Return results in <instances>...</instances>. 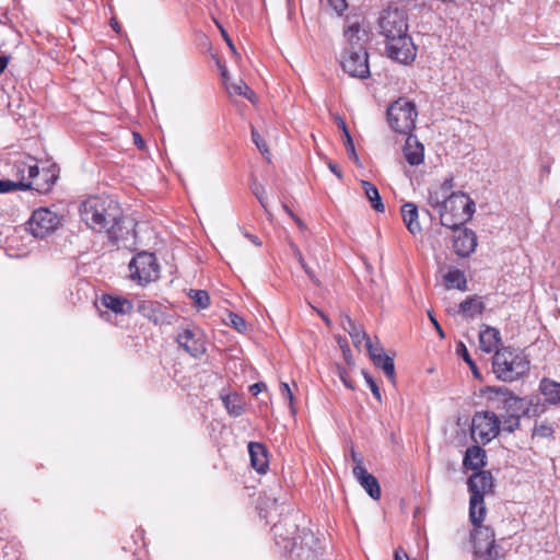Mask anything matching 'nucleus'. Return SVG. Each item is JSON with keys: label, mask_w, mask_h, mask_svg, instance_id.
I'll use <instances>...</instances> for the list:
<instances>
[{"label": "nucleus", "mask_w": 560, "mask_h": 560, "mask_svg": "<svg viewBox=\"0 0 560 560\" xmlns=\"http://www.w3.org/2000/svg\"><path fill=\"white\" fill-rule=\"evenodd\" d=\"M79 214L90 229L106 232L113 242L127 240L132 230L120 205L109 196H90L80 203Z\"/></svg>", "instance_id": "obj_1"}, {"label": "nucleus", "mask_w": 560, "mask_h": 560, "mask_svg": "<svg viewBox=\"0 0 560 560\" xmlns=\"http://www.w3.org/2000/svg\"><path fill=\"white\" fill-rule=\"evenodd\" d=\"M378 31L385 37L387 56L402 65L412 62L417 48L408 34V15L398 8L383 10L377 21Z\"/></svg>", "instance_id": "obj_2"}, {"label": "nucleus", "mask_w": 560, "mask_h": 560, "mask_svg": "<svg viewBox=\"0 0 560 560\" xmlns=\"http://www.w3.org/2000/svg\"><path fill=\"white\" fill-rule=\"evenodd\" d=\"M488 404L497 411L505 415L535 417L544 411L538 397H517L504 386L488 388Z\"/></svg>", "instance_id": "obj_3"}, {"label": "nucleus", "mask_w": 560, "mask_h": 560, "mask_svg": "<svg viewBox=\"0 0 560 560\" xmlns=\"http://www.w3.org/2000/svg\"><path fill=\"white\" fill-rule=\"evenodd\" d=\"M475 210V201L467 194L452 192L443 199L440 223L447 229L460 228L472 218Z\"/></svg>", "instance_id": "obj_4"}, {"label": "nucleus", "mask_w": 560, "mask_h": 560, "mask_svg": "<svg viewBox=\"0 0 560 560\" xmlns=\"http://www.w3.org/2000/svg\"><path fill=\"white\" fill-rule=\"evenodd\" d=\"M528 365L526 358L510 347L497 350L492 359L493 373L504 382H513L524 375Z\"/></svg>", "instance_id": "obj_5"}, {"label": "nucleus", "mask_w": 560, "mask_h": 560, "mask_svg": "<svg viewBox=\"0 0 560 560\" xmlns=\"http://www.w3.org/2000/svg\"><path fill=\"white\" fill-rule=\"evenodd\" d=\"M386 114L388 125L395 132L412 135L418 116L415 103L400 97L388 106Z\"/></svg>", "instance_id": "obj_6"}, {"label": "nucleus", "mask_w": 560, "mask_h": 560, "mask_svg": "<svg viewBox=\"0 0 560 560\" xmlns=\"http://www.w3.org/2000/svg\"><path fill=\"white\" fill-rule=\"evenodd\" d=\"M501 420L494 411H478L471 421V438L487 444L500 433Z\"/></svg>", "instance_id": "obj_7"}, {"label": "nucleus", "mask_w": 560, "mask_h": 560, "mask_svg": "<svg viewBox=\"0 0 560 560\" xmlns=\"http://www.w3.org/2000/svg\"><path fill=\"white\" fill-rule=\"evenodd\" d=\"M476 560H498L499 551L494 530L485 525L475 526L471 533Z\"/></svg>", "instance_id": "obj_8"}, {"label": "nucleus", "mask_w": 560, "mask_h": 560, "mask_svg": "<svg viewBox=\"0 0 560 560\" xmlns=\"http://www.w3.org/2000/svg\"><path fill=\"white\" fill-rule=\"evenodd\" d=\"M131 278L139 283H148L159 278V265L154 254L142 252L129 264Z\"/></svg>", "instance_id": "obj_9"}, {"label": "nucleus", "mask_w": 560, "mask_h": 560, "mask_svg": "<svg viewBox=\"0 0 560 560\" xmlns=\"http://www.w3.org/2000/svg\"><path fill=\"white\" fill-rule=\"evenodd\" d=\"M27 224L28 231L35 237L43 238L59 226L60 218L47 208H39L33 212Z\"/></svg>", "instance_id": "obj_10"}, {"label": "nucleus", "mask_w": 560, "mask_h": 560, "mask_svg": "<svg viewBox=\"0 0 560 560\" xmlns=\"http://www.w3.org/2000/svg\"><path fill=\"white\" fill-rule=\"evenodd\" d=\"M341 67L352 78L364 80L371 75L368 51L343 50Z\"/></svg>", "instance_id": "obj_11"}, {"label": "nucleus", "mask_w": 560, "mask_h": 560, "mask_svg": "<svg viewBox=\"0 0 560 560\" xmlns=\"http://www.w3.org/2000/svg\"><path fill=\"white\" fill-rule=\"evenodd\" d=\"M467 486L470 493L471 510H474L477 504L482 503L485 495L492 491L493 477L488 470H479L468 478Z\"/></svg>", "instance_id": "obj_12"}, {"label": "nucleus", "mask_w": 560, "mask_h": 560, "mask_svg": "<svg viewBox=\"0 0 560 560\" xmlns=\"http://www.w3.org/2000/svg\"><path fill=\"white\" fill-rule=\"evenodd\" d=\"M176 341L180 348L194 358L206 352V340L202 331L197 327H187L178 331Z\"/></svg>", "instance_id": "obj_13"}, {"label": "nucleus", "mask_w": 560, "mask_h": 560, "mask_svg": "<svg viewBox=\"0 0 560 560\" xmlns=\"http://www.w3.org/2000/svg\"><path fill=\"white\" fill-rule=\"evenodd\" d=\"M346 47L343 50L368 51L369 32L359 22L349 23L343 31Z\"/></svg>", "instance_id": "obj_14"}, {"label": "nucleus", "mask_w": 560, "mask_h": 560, "mask_svg": "<svg viewBox=\"0 0 560 560\" xmlns=\"http://www.w3.org/2000/svg\"><path fill=\"white\" fill-rule=\"evenodd\" d=\"M455 234L453 238V248L460 257H468L475 252L477 246V236L472 230L469 229H452Z\"/></svg>", "instance_id": "obj_15"}, {"label": "nucleus", "mask_w": 560, "mask_h": 560, "mask_svg": "<svg viewBox=\"0 0 560 560\" xmlns=\"http://www.w3.org/2000/svg\"><path fill=\"white\" fill-rule=\"evenodd\" d=\"M353 476L368 494L378 500L381 498V487L378 480L370 474L364 466L353 467Z\"/></svg>", "instance_id": "obj_16"}, {"label": "nucleus", "mask_w": 560, "mask_h": 560, "mask_svg": "<svg viewBox=\"0 0 560 560\" xmlns=\"http://www.w3.org/2000/svg\"><path fill=\"white\" fill-rule=\"evenodd\" d=\"M404 155L406 161L410 165H419L423 162L424 159V148L423 144L417 139L416 136L409 135L407 136L405 145H404Z\"/></svg>", "instance_id": "obj_17"}, {"label": "nucleus", "mask_w": 560, "mask_h": 560, "mask_svg": "<svg viewBox=\"0 0 560 560\" xmlns=\"http://www.w3.org/2000/svg\"><path fill=\"white\" fill-rule=\"evenodd\" d=\"M248 452L253 468H255L259 474L266 472L268 468L266 447L261 443L250 442L248 444Z\"/></svg>", "instance_id": "obj_18"}, {"label": "nucleus", "mask_w": 560, "mask_h": 560, "mask_svg": "<svg viewBox=\"0 0 560 560\" xmlns=\"http://www.w3.org/2000/svg\"><path fill=\"white\" fill-rule=\"evenodd\" d=\"M401 217H402V221H404L407 230L411 234L417 235V234L421 233L422 228L418 220L419 213H418V208L415 203L406 202L405 205H402Z\"/></svg>", "instance_id": "obj_19"}, {"label": "nucleus", "mask_w": 560, "mask_h": 560, "mask_svg": "<svg viewBox=\"0 0 560 560\" xmlns=\"http://www.w3.org/2000/svg\"><path fill=\"white\" fill-rule=\"evenodd\" d=\"M485 310V303L478 295L468 296L459 304L458 313L467 318L472 319L478 315H481Z\"/></svg>", "instance_id": "obj_20"}, {"label": "nucleus", "mask_w": 560, "mask_h": 560, "mask_svg": "<svg viewBox=\"0 0 560 560\" xmlns=\"http://www.w3.org/2000/svg\"><path fill=\"white\" fill-rule=\"evenodd\" d=\"M485 459V450L478 445H474L466 450L463 465L467 469L477 470L486 465Z\"/></svg>", "instance_id": "obj_21"}, {"label": "nucleus", "mask_w": 560, "mask_h": 560, "mask_svg": "<svg viewBox=\"0 0 560 560\" xmlns=\"http://www.w3.org/2000/svg\"><path fill=\"white\" fill-rule=\"evenodd\" d=\"M539 390L544 395L547 404L553 406L560 404V383L545 377L539 383Z\"/></svg>", "instance_id": "obj_22"}, {"label": "nucleus", "mask_w": 560, "mask_h": 560, "mask_svg": "<svg viewBox=\"0 0 560 560\" xmlns=\"http://www.w3.org/2000/svg\"><path fill=\"white\" fill-rule=\"evenodd\" d=\"M102 304L116 314H128L132 310V303L124 298L112 294H104L102 296Z\"/></svg>", "instance_id": "obj_23"}, {"label": "nucleus", "mask_w": 560, "mask_h": 560, "mask_svg": "<svg viewBox=\"0 0 560 560\" xmlns=\"http://www.w3.org/2000/svg\"><path fill=\"white\" fill-rule=\"evenodd\" d=\"M500 342V331L493 327L486 326L479 332V343L482 351L486 353L492 352Z\"/></svg>", "instance_id": "obj_24"}, {"label": "nucleus", "mask_w": 560, "mask_h": 560, "mask_svg": "<svg viewBox=\"0 0 560 560\" xmlns=\"http://www.w3.org/2000/svg\"><path fill=\"white\" fill-rule=\"evenodd\" d=\"M342 326L350 335L353 346L357 348H359L363 341L366 342L368 339H370L362 326L357 325L349 315L343 316Z\"/></svg>", "instance_id": "obj_25"}, {"label": "nucleus", "mask_w": 560, "mask_h": 560, "mask_svg": "<svg viewBox=\"0 0 560 560\" xmlns=\"http://www.w3.org/2000/svg\"><path fill=\"white\" fill-rule=\"evenodd\" d=\"M361 185L364 190L366 199L371 203V207L376 212H384L385 207H384V203L382 201V198L380 196V192H378V189L376 188V186L368 180H362Z\"/></svg>", "instance_id": "obj_26"}, {"label": "nucleus", "mask_w": 560, "mask_h": 560, "mask_svg": "<svg viewBox=\"0 0 560 560\" xmlns=\"http://www.w3.org/2000/svg\"><path fill=\"white\" fill-rule=\"evenodd\" d=\"M445 285L447 289H458L459 291L467 290V280L464 272L459 269L450 270L445 277Z\"/></svg>", "instance_id": "obj_27"}, {"label": "nucleus", "mask_w": 560, "mask_h": 560, "mask_svg": "<svg viewBox=\"0 0 560 560\" xmlns=\"http://www.w3.org/2000/svg\"><path fill=\"white\" fill-rule=\"evenodd\" d=\"M222 401L228 413L232 417H240L245 411L244 402L236 394L223 396Z\"/></svg>", "instance_id": "obj_28"}, {"label": "nucleus", "mask_w": 560, "mask_h": 560, "mask_svg": "<svg viewBox=\"0 0 560 560\" xmlns=\"http://www.w3.org/2000/svg\"><path fill=\"white\" fill-rule=\"evenodd\" d=\"M226 91L230 95L244 96L250 102H254L255 93L242 79H240L236 82H231L230 84H226Z\"/></svg>", "instance_id": "obj_29"}, {"label": "nucleus", "mask_w": 560, "mask_h": 560, "mask_svg": "<svg viewBox=\"0 0 560 560\" xmlns=\"http://www.w3.org/2000/svg\"><path fill=\"white\" fill-rule=\"evenodd\" d=\"M377 360L373 362V364L378 368V369H382L384 374L387 376V378L390 381V382H395V364H394V359L390 358L389 355L387 354H384L382 355L381 358L380 357H376Z\"/></svg>", "instance_id": "obj_30"}, {"label": "nucleus", "mask_w": 560, "mask_h": 560, "mask_svg": "<svg viewBox=\"0 0 560 560\" xmlns=\"http://www.w3.org/2000/svg\"><path fill=\"white\" fill-rule=\"evenodd\" d=\"M32 189L31 182H15L10 179L0 180V194H7L14 190H27Z\"/></svg>", "instance_id": "obj_31"}, {"label": "nucleus", "mask_w": 560, "mask_h": 560, "mask_svg": "<svg viewBox=\"0 0 560 560\" xmlns=\"http://www.w3.org/2000/svg\"><path fill=\"white\" fill-rule=\"evenodd\" d=\"M456 354L458 357H460L470 368L474 376L476 378H480V372L475 363V361L471 359L466 346L464 342L459 341L457 345H456Z\"/></svg>", "instance_id": "obj_32"}, {"label": "nucleus", "mask_w": 560, "mask_h": 560, "mask_svg": "<svg viewBox=\"0 0 560 560\" xmlns=\"http://www.w3.org/2000/svg\"><path fill=\"white\" fill-rule=\"evenodd\" d=\"M498 412L501 423L503 425V431L512 433L520 428L522 416L505 415L502 411Z\"/></svg>", "instance_id": "obj_33"}, {"label": "nucleus", "mask_w": 560, "mask_h": 560, "mask_svg": "<svg viewBox=\"0 0 560 560\" xmlns=\"http://www.w3.org/2000/svg\"><path fill=\"white\" fill-rule=\"evenodd\" d=\"M138 311L153 323H158L160 319V313L155 311L154 303L151 301H141L138 304Z\"/></svg>", "instance_id": "obj_34"}, {"label": "nucleus", "mask_w": 560, "mask_h": 560, "mask_svg": "<svg viewBox=\"0 0 560 560\" xmlns=\"http://www.w3.org/2000/svg\"><path fill=\"white\" fill-rule=\"evenodd\" d=\"M189 296L194 300L195 304L200 308H207L210 305V296L203 290H190Z\"/></svg>", "instance_id": "obj_35"}, {"label": "nucleus", "mask_w": 560, "mask_h": 560, "mask_svg": "<svg viewBox=\"0 0 560 560\" xmlns=\"http://www.w3.org/2000/svg\"><path fill=\"white\" fill-rule=\"evenodd\" d=\"M486 515V506H485V500L482 503L477 504V508L471 510V505L469 504V518L474 526L482 525V521Z\"/></svg>", "instance_id": "obj_36"}, {"label": "nucleus", "mask_w": 560, "mask_h": 560, "mask_svg": "<svg viewBox=\"0 0 560 560\" xmlns=\"http://www.w3.org/2000/svg\"><path fill=\"white\" fill-rule=\"evenodd\" d=\"M443 199L442 191L439 189V187H432L428 191V203L432 208H439V210L443 207Z\"/></svg>", "instance_id": "obj_37"}, {"label": "nucleus", "mask_w": 560, "mask_h": 560, "mask_svg": "<svg viewBox=\"0 0 560 560\" xmlns=\"http://www.w3.org/2000/svg\"><path fill=\"white\" fill-rule=\"evenodd\" d=\"M252 191L258 199L261 207L267 211V196L264 186L255 180L252 184Z\"/></svg>", "instance_id": "obj_38"}, {"label": "nucleus", "mask_w": 560, "mask_h": 560, "mask_svg": "<svg viewBox=\"0 0 560 560\" xmlns=\"http://www.w3.org/2000/svg\"><path fill=\"white\" fill-rule=\"evenodd\" d=\"M13 171L19 178L16 182H28L27 180V162L16 161L13 165Z\"/></svg>", "instance_id": "obj_39"}, {"label": "nucleus", "mask_w": 560, "mask_h": 560, "mask_svg": "<svg viewBox=\"0 0 560 560\" xmlns=\"http://www.w3.org/2000/svg\"><path fill=\"white\" fill-rule=\"evenodd\" d=\"M362 375H363L366 384L369 385L373 396L378 401H381L382 400L381 389H380L378 385L376 384V382L374 381V378L372 377V375L366 371H362Z\"/></svg>", "instance_id": "obj_40"}, {"label": "nucleus", "mask_w": 560, "mask_h": 560, "mask_svg": "<svg viewBox=\"0 0 560 560\" xmlns=\"http://www.w3.org/2000/svg\"><path fill=\"white\" fill-rule=\"evenodd\" d=\"M229 324L237 331L243 332L246 330V323L244 318L235 313L229 314Z\"/></svg>", "instance_id": "obj_41"}, {"label": "nucleus", "mask_w": 560, "mask_h": 560, "mask_svg": "<svg viewBox=\"0 0 560 560\" xmlns=\"http://www.w3.org/2000/svg\"><path fill=\"white\" fill-rule=\"evenodd\" d=\"M365 347H366V349H368V351H369V354H370V358H371V360H372L373 362L377 360V358H376V357H380V358H381L382 355L386 354V353L384 352L383 347H381V346H374V345L372 343L371 339H368V341L365 342Z\"/></svg>", "instance_id": "obj_42"}, {"label": "nucleus", "mask_w": 560, "mask_h": 560, "mask_svg": "<svg viewBox=\"0 0 560 560\" xmlns=\"http://www.w3.org/2000/svg\"><path fill=\"white\" fill-rule=\"evenodd\" d=\"M252 139L262 155L269 152L265 140L255 128H252Z\"/></svg>", "instance_id": "obj_43"}, {"label": "nucleus", "mask_w": 560, "mask_h": 560, "mask_svg": "<svg viewBox=\"0 0 560 560\" xmlns=\"http://www.w3.org/2000/svg\"><path fill=\"white\" fill-rule=\"evenodd\" d=\"M39 175V170L36 163H27V180H31L32 188L40 190L38 184L34 183V179Z\"/></svg>", "instance_id": "obj_44"}, {"label": "nucleus", "mask_w": 560, "mask_h": 560, "mask_svg": "<svg viewBox=\"0 0 560 560\" xmlns=\"http://www.w3.org/2000/svg\"><path fill=\"white\" fill-rule=\"evenodd\" d=\"M553 433V429L545 423L536 424L533 430V435H539L542 438L551 436Z\"/></svg>", "instance_id": "obj_45"}, {"label": "nucleus", "mask_w": 560, "mask_h": 560, "mask_svg": "<svg viewBox=\"0 0 560 560\" xmlns=\"http://www.w3.org/2000/svg\"><path fill=\"white\" fill-rule=\"evenodd\" d=\"M454 187V177L453 175H450L446 177L443 183L440 185L439 189L442 191V197H447L453 191L452 188Z\"/></svg>", "instance_id": "obj_46"}, {"label": "nucleus", "mask_w": 560, "mask_h": 560, "mask_svg": "<svg viewBox=\"0 0 560 560\" xmlns=\"http://www.w3.org/2000/svg\"><path fill=\"white\" fill-rule=\"evenodd\" d=\"M343 144L346 147V151H347L349 159L353 160L354 162H358L359 156L355 152V148H354L352 139L343 140Z\"/></svg>", "instance_id": "obj_47"}, {"label": "nucleus", "mask_w": 560, "mask_h": 560, "mask_svg": "<svg viewBox=\"0 0 560 560\" xmlns=\"http://www.w3.org/2000/svg\"><path fill=\"white\" fill-rule=\"evenodd\" d=\"M328 4L338 13L341 14L348 7L346 0H328Z\"/></svg>", "instance_id": "obj_48"}, {"label": "nucleus", "mask_w": 560, "mask_h": 560, "mask_svg": "<svg viewBox=\"0 0 560 560\" xmlns=\"http://www.w3.org/2000/svg\"><path fill=\"white\" fill-rule=\"evenodd\" d=\"M281 394L283 396L284 399H288L290 406H292L293 404V394L291 392V388L289 387V385L287 383H281Z\"/></svg>", "instance_id": "obj_49"}, {"label": "nucleus", "mask_w": 560, "mask_h": 560, "mask_svg": "<svg viewBox=\"0 0 560 560\" xmlns=\"http://www.w3.org/2000/svg\"><path fill=\"white\" fill-rule=\"evenodd\" d=\"M220 33H221L222 37L224 38L225 43L228 44V46L230 47V49L233 51V54H236V48L223 26H220Z\"/></svg>", "instance_id": "obj_50"}, {"label": "nucleus", "mask_w": 560, "mask_h": 560, "mask_svg": "<svg viewBox=\"0 0 560 560\" xmlns=\"http://www.w3.org/2000/svg\"><path fill=\"white\" fill-rule=\"evenodd\" d=\"M267 388L266 384L262 383V382H258V383H255L253 384L250 387H249V392L252 393V395L254 396H257L259 393H261L262 390H265Z\"/></svg>", "instance_id": "obj_51"}, {"label": "nucleus", "mask_w": 560, "mask_h": 560, "mask_svg": "<svg viewBox=\"0 0 560 560\" xmlns=\"http://www.w3.org/2000/svg\"><path fill=\"white\" fill-rule=\"evenodd\" d=\"M428 315H429V318H430L431 323L433 324L436 332L439 334V336L441 338H444L445 337L444 331H443L441 325L439 324V322L436 320V318L433 316V314L431 312H428Z\"/></svg>", "instance_id": "obj_52"}, {"label": "nucleus", "mask_w": 560, "mask_h": 560, "mask_svg": "<svg viewBox=\"0 0 560 560\" xmlns=\"http://www.w3.org/2000/svg\"><path fill=\"white\" fill-rule=\"evenodd\" d=\"M283 209L287 211V213L295 221V223L299 225L300 229L304 230L305 225L301 221L299 217H296L285 205L283 206Z\"/></svg>", "instance_id": "obj_53"}, {"label": "nucleus", "mask_w": 560, "mask_h": 560, "mask_svg": "<svg viewBox=\"0 0 560 560\" xmlns=\"http://www.w3.org/2000/svg\"><path fill=\"white\" fill-rule=\"evenodd\" d=\"M351 458L355 464L354 467L363 466V459L360 454H358L354 450L351 451Z\"/></svg>", "instance_id": "obj_54"}, {"label": "nucleus", "mask_w": 560, "mask_h": 560, "mask_svg": "<svg viewBox=\"0 0 560 560\" xmlns=\"http://www.w3.org/2000/svg\"><path fill=\"white\" fill-rule=\"evenodd\" d=\"M340 378H341V381L343 382V384H345L348 388H350V389H354L353 382H352L350 378H348V377L346 376V372H345V371L340 372Z\"/></svg>", "instance_id": "obj_55"}, {"label": "nucleus", "mask_w": 560, "mask_h": 560, "mask_svg": "<svg viewBox=\"0 0 560 560\" xmlns=\"http://www.w3.org/2000/svg\"><path fill=\"white\" fill-rule=\"evenodd\" d=\"M133 136V142L139 148V149H143L144 148V141L142 139V137L138 133V132H133L132 133Z\"/></svg>", "instance_id": "obj_56"}, {"label": "nucleus", "mask_w": 560, "mask_h": 560, "mask_svg": "<svg viewBox=\"0 0 560 560\" xmlns=\"http://www.w3.org/2000/svg\"><path fill=\"white\" fill-rule=\"evenodd\" d=\"M328 167L338 178L342 177L341 171L339 170V167L336 163L329 162Z\"/></svg>", "instance_id": "obj_57"}, {"label": "nucleus", "mask_w": 560, "mask_h": 560, "mask_svg": "<svg viewBox=\"0 0 560 560\" xmlns=\"http://www.w3.org/2000/svg\"><path fill=\"white\" fill-rule=\"evenodd\" d=\"M220 69H221V77H222V79H223V83H224V85L226 86V84H230V83H231V82H230V75H229V72H228L226 68H225V67H223V66H220Z\"/></svg>", "instance_id": "obj_58"}, {"label": "nucleus", "mask_w": 560, "mask_h": 560, "mask_svg": "<svg viewBox=\"0 0 560 560\" xmlns=\"http://www.w3.org/2000/svg\"><path fill=\"white\" fill-rule=\"evenodd\" d=\"M220 69H221V77H222V79H223V83H224V85L226 86V84H230V83H231V82H230V75H229V72H228L226 68H225V67H223V66H220Z\"/></svg>", "instance_id": "obj_59"}, {"label": "nucleus", "mask_w": 560, "mask_h": 560, "mask_svg": "<svg viewBox=\"0 0 560 560\" xmlns=\"http://www.w3.org/2000/svg\"><path fill=\"white\" fill-rule=\"evenodd\" d=\"M395 560H409L407 553L402 549L398 548L395 551Z\"/></svg>", "instance_id": "obj_60"}, {"label": "nucleus", "mask_w": 560, "mask_h": 560, "mask_svg": "<svg viewBox=\"0 0 560 560\" xmlns=\"http://www.w3.org/2000/svg\"><path fill=\"white\" fill-rule=\"evenodd\" d=\"M307 277L310 278V280L315 284V285H320V281L318 280V278L315 276L314 271L311 269V270H307L306 272Z\"/></svg>", "instance_id": "obj_61"}, {"label": "nucleus", "mask_w": 560, "mask_h": 560, "mask_svg": "<svg viewBox=\"0 0 560 560\" xmlns=\"http://www.w3.org/2000/svg\"><path fill=\"white\" fill-rule=\"evenodd\" d=\"M272 533H273L275 537H282V525L275 524L272 526Z\"/></svg>", "instance_id": "obj_62"}, {"label": "nucleus", "mask_w": 560, "mask_h": 560, "mask_svg": "<svg viewBox=\"0 0 560 560\" xmlns=\"http://www.w3.org/2000/svg\"><path fill=\"white\" fill-rule=\"evenodd\" d=\"M8 65V58L0 56V73H2Z\"/></svg>", "instance_id": "obj_63"}, {"label": "nucleus", "mask_w": 560, "mask_h": 560, "mask_svg": "<svg viewBox=\"0 0 560 560\" xmlns=\"http://www.w3.org/2000/svg\"><path fill=\"white\" fill-rule=\"evenodd\" d=\"M245 236L252 242L254 243L256 246H260L261 245V242L258 240L257 236L255 235H249V234H245Z\"/></svg>", "instance_id": "obj_64"}]
</instances>
